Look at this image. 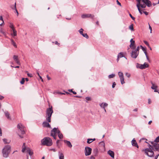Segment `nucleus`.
Listing matches in <instances>:
<instances>
[{
	"label": "nucleus",
	"instance_id": "nucleus-64",
	"mask_svg": "<svg viewBox=\"0 0 159 159\" xmlns=\"http://www.w3.org/2000/svg\"><path fill=\"white\" fill-rule=\"evenodd\" d=\"M70 92L72 93L73 92V90L72 89H69L68 90Z\"/></svg>",
	"mask_w": 159,
	"mask_h": 159
},
{
	"label": "nucleus",
	"instance_id": "nucleus-9",
	"mask_svg": "<svg viewBox=\"0 0 159 159\" xmlns=\"http://www.w3.org/2000/svg\"><path fill=\"white\" fill-rule=\"evenodd\" d=\"M145 3L148 7H150L152 6V3L149 0H137L138 2H141V1Z\"/></svg>",
	"mask_w": 159,
	"mask_h": 159
},
{
	"label": "nucleus",
	"instance_id": "nucleus-25",
	"mask_svg": "<svg viewBox=\"0 0 159 159\" xmlns=\"http://www.w3.org/2000/svg\"><path fill=\"white\" fill-rule=\"evenodd\" d=\"M11 44L13 45V46L15 48H17V46L16 44V43L14 42V40L13 39H11Z\"/></svg>",
	"mask_w": 159,
	"mask_h": 159
},
{
	"label": "nucleus",
	"instance_id": "nucleus-42",
	"mask_svg": "<svg viewBox=\"0 0 159 159\" xmlns=\"http://www.w3.org/2000/svg\"><path fill=\"white\" fill-rule=\"evenodd\" d=\"M9 26L11 29L13 27H14L12 23H10Z\"/></svg>",
	"mask_w": 159,
	"mask_h": 159
},
{
	"label": "nucleus",
	"instance_id": "nucleus-53",
	"mask_svg": "<svg viewBox=\"0 0 159 159\" xmlns=\"http://www.w3.org/2000/svg\"><path fill=\"white\" fill-rule=\"evenodd\" d=\"M140 47L141 48L143 52L144 51H145L146 50V49L143 47L142 45L140 46Z\"/></svg>",
	"mask_w": 159,
	"mask_h": 159
},
{
	"label": "nucleus",
	"instance_id": "nucleus-49",
	"mask_svg": "<svg viewBox=\"0 0 159 159\" xmlns=\"http://www.w3.org/2000/svg\"><path fill=\"white\" fill-rule=\"evenodd\" d=\"M125 75L128 78H129L130 76V74L127 73H126Z\"/></svg>",
	"mask_w": 159,
	"mask_h": 159
},
{
	"label": "nucleus",
	"instance_id": "nucleus-55",
	"mask_svg": "<svg viewBox=\"0 0 159 159\" xmlns=\"http://www.w3.org/2000/svg\"><path fill=\"white\" fill-rule=\"evenodd\" d=\"M139 47H137V48L135 49L134 50H136V51L137 52H138V51H139Z\"/></svg>",
	"mask_w": 159,
	"mask_h": 159
},
{
	"label": "nucleus",
	"instance_id": "nucleus-30",
	"mask_svg": "<svg viewBox=\"0 0 159 159\" xmlns=\"http://www.w3.org/2000/svg\"><path fill=\"white\" fill-rule=\"evenodd\" d=\"M137 7L138 8V10L140 13L141 14H142V11L140 9V7H139V4H137Z\"/></svg>",
	"mask_w": 159,
	"mask_h": 159
},
{
	"label": "nucleus",
	"instance_id": "nucleus-6",
	"mask_svg": "<svg viewBox=\"0 0 159 159\" xmlns=\"http://www.w3.org/2000/svg\"><path fill=\"white\" fill-rule=\"evenodd\" d=\"M152 145L148 144L149 146L151 147L154 151H157L159 152V144L154 143L153 142H151Z\"/></svg>",
	"mask_w": 159,
	"mask_h": 159
},
{
	"label": "nucleus",
	"instance_id": "nucleus-40",
	"mask_svg": "<svg viewBox=\"0 0 159 159\" xmlns=\"http://www.w3.org/2000/svg\"><path fill=\"white\" fill-rule=\"evenodd\" d=\"M129 29L132 30H134L133 25V24L129 26Z\"/></svg>",
	"mask_w": 159,
	"mask_h": 159
},
{
	"label": "nucleus",
	"instance_id": "nucleus-46",
	"mask_svg": "<svg viewBox=\"0 0 159 159\" xmlns=\"http://www.w3.org/2000/svg\"><path fill=\"white\" fill-rule=\"evenodd\" d=\"M129 16L131 17V18L133 20H134L135 19V18L131 14H129Z\"/></svg>",
	"mask_w": 159,
	"mask_h": 159
},
{
	"label": "nucleus",
	"instance_id": "nucleus-41",
	"mask_svg": "<svg viewBox=\"0 0 159 159\" xmlns=\"http://www.w3.org/2000/svg\"><path fill=\"white\" fill-rule=\"evenodd\" d=\"M12 35H13V36H16V35H17V31L16 30H14V31H13V34H11Z\"/></svg>",
	"mask_w": 159,
	"mask_h": 159
},
{
	"label": "nucleus",
	"instance_id": "nucleus-4",
	"mask_svg": "<svg viewBox=\"0 0 159 159\" xmlns=\"http://www.w3.org/2000/svg\"><path fill=\"white\" fill-rule=\"evenodd\" d=\"M53 111L52 110V107L47 108L46 111V120L48 122H51V117Z\"/></svg>",
	"mask_w": 159,
	"mask_h": 159
},
{
	"label": "nucleus",
	"instance_id": "nucleus-45",
	"mask_svg": "<svg viewBox=\"0 0 159 159\" xmlns=\"http://www.w3.org/2000/svg\"><path fill=\"white\" fill-rule=\"evenodd\" d=\"M144 43L147 46L149 47V45L148 42L146 41H144Z\"/></svg>",
	"mask_w": 159,
	"mask_h": 159
},
{
	"label": "nucleus",
	"instance_id": "nucleus-37",
	"mask_svg": "<svg viewBox=\"0 0 159 159\" xmlns=\"http://www.w3.org/2000/svg\"><path fill=\"white\" fill-rule=\"evenodd\" d=\"M60 141V140H57L56 141V144L57 146L58 147V148H60V146L59 145V143Z\"/></svg>",
	"mask_w": 159,
	"mask_h": 159
},
{
	"label": "nucleus",
	"instance_id": "nucleus-52",
	"mask_svg": "<svg viewBox=\"0 0 159 159\" xmlns=\"http://www.w3.org/2000/svg\"><path fill=\"white\" fill-rule=\"evenodd\" d=\"M103 106L105 107H107L108 106V104L106 103H103Z\"/></svg>",
	"mask_w": 159,
	"mask_h": 159
},
{
	"label": "nucleus",
	"instance_id": "nucleus-13",
	"mask_svg": "<svg viewBox=\"0 0 159 159\" xmlns=\"http://www.w3.org/2000/svg\"><path fill=\"white\" fill-rule=\"evenodd\" d=\"M94 17V16L91 14H84L81 16V17L83 18H86L89 17L93 18Z\"/></svg>",
	"mask_w": 159,
	"mask_h": 159
},
{
	"label": "nucleus",
	"instance_id": "nucleus-14",
	"mask_svg": "<svg viewBox=\"0 0 159 159\" xmlns=\"http://www.w3.org/2000/svg\"><path fill=\"white\" fill-rule=\"evenodd\" d=\"M26 152H27L30 155V158H31L32 155L33 154V152L32 150L29 148H26Z\"/></svg>",
	"mask_w": 159,
	"mask_h": 159
},
{
	"label": "nucleus",
	"instance_id": "nucleus-43",
	"mask_svg": "<svg viewBox=\"0 0 159 159\" xmlns=\"http://www.w3.org/2000/svg\"><path fill=\"white\" fill-rule=\"evenodd\" d=\"M103 103H101V104H100V106L101 107H102V108L103 109H104V111L105 112H106V110L105 109V108L104 107H102V105H103Z\"/></svg>",
	"mask_w": 159,
	"mask_h": 159
},
{
	"label": "nucleus",
	"instance_id": "nucleus-32",
	"mask_svg": "<svg viewBox=\"0 0 159 159\" xmlns=\"http://www.w3.org/2000/svg\"><path fill=\"white\" fill-rule=\"evenodd\" d=\"M99 144H100V145H101L103 147H105V144L104 142L103 141H102V142H100L99 143Z\"/></svg>",
	"mask_w": 159,
	"mask_h": 159
},
{
	"label": "nucleus",
	"instance_id": "nucleus-51",
	"mask_svg": "<svg viewBox=\"0 0 159 159\" xmlns=\"http://www.w3.org/2000/svg\"><path fill=\"white\" fill-rule=\"evenodd\" d=\"M85 99L86 100L88 101H90L91 100V98L89 97H86L85 98Z\"/></svg>",
	"mask_w": 159,
	"mask_h": 159
},
{
	"label": "nucleus",
	"instance_id": "nucleus-31",
	"mask_svg": "<svg viewBox=\"0 0 159 159\" xmlns=\"http://www.w3.org/2000/svg\"><path fill=\"white\" fill-rule=\"evenodd\" d=\"M154 143H158L159 142V136L157 137L153 142Z\"/></svg>",
	"mask_w": 159,
	"mask_h": 159
},
{
	"label": "nucleus",
	"instance_id": "nucleus-59",
	"mask_svg": "<svg viewBox=\"0 0 159 159\" xmlns=\"http://www.w3.org/2000/svg\"><path fill=\"white\" fill-rule=\"evenodd\" d=\"M55 44L58 45V46L60 45V43H58L57 41L55 42Z\"/></svg>",
	"mask_w": 159,
	"mask_h": 159
},
{
	"label": "nucleus",
	"instance_id": "nucleus-56",
	"mask_svg": "<svg viewBox=\"0 0 159 159\" xmlns=\"http://www.w3.org/2000/svg\"><path fill=\"white\" fill-rule=\"evenodd\" d=\"M143 13L145 14L146 15H148V13L146 11H143Z\"/></svg>",
	"mask_w": 159,
	"mask_h": 159
},
{
	"label": "nucleus",
	"instance_id": "nucleus-60",
	"mask_svg": "<svg viewBox=\"0 0 159 159\" xmlns=\"http://www.w3.org/2000/svg\"><path fill=\"white\" fill-rule=\"evenodd\" d=\"M159 156V154H158V155H156L155 157V159H157L158 157Z\"/></svg>",
	"mask_w": 159,
	"mask_h": 159
},
{
	"label": "nucleus",
	"instance_id": "nucleus-34",
	"mask_svg": "<svg viewBox=\"0 0 159 159\" xmlns=\"http://www.w3.org/2000/svg\"><path fill=\"white\" fill-rule=\"evenodd\" d=\"M16 62V64H17V65H20V61L18 59H17L16 60H15V61Z\"/></svg>",
	"mask_w": 159,
	"mask_h": 159
},
{
	"label": "nucleus",
	"instance_id": "nucleus-35",
	"mask_svg": "<svg viewBox=\"0 0 159 159\" xmlns=\"http://www.w3.org/2000/svg\"><path fill=\"white\" fill-rule=\"evenodd\" d=\"M3 141L5 144L9 143H10V142H7V139H3Z\"/></svg>",
	"mask_w": 159,
	"mask_h": 159
},
{
	"label": "nucleus",
	"instance_id": "nucleus-18",
	"mask_svg": "<svg viewBox=\"0 0 159 159\" xmlns=\"http://www.w3.org/2000/svg\"><path fill=\"white\" fill-rule=\"evenodd\" d=\"M130 42L131 43V44L129 45V47L131 48L134 49L135 48V47H134L133 46L134 44V41L133 40V39H132L130 40Z\"/></svg>",
	"mask_w": 159,
	"mask_h": 159
},
{
	"label": "nucleus",
	"instance_id": "nucleus-1",
	"mask_svg": "<svg viewBox=\"0 0 159 159\" xmlns=\"http://www.w3.org/2000/svg\"><path fill=\"white\" fill-rule=\"evenodd\" d=\"M57 129L58 128H54L51 132V136L55 139H56L57 134H58V136L59 139H62L63 137L62 134L60 133V131L59 130Z\"/></svg>",
	"mask_w": 159,
	"mask_h": 159
},
{
	"label": "nucleus",
	"instance_id": "nucleus-8",
	"mask_svg": "<svg viewBox=\"0 0 159 159\" xmlns=\"http://www.w3.org/2000/svg\"><path fill=\"white\" fill-rule=\"evenodd\" d=\"M136 66L137 68L143 69L148 67V65L146 62H145L143 64H141L137 63Z\"/></svg>",
	"mask_w": 159,
	"mask_h": 159
},
{
	"label": "nucleus",
	"instance_id": "nucleus-21",
	"mask_svg": "<svg viewBox=\"0 0 159 159\" xmlns=\"http://www.w3.org/2000/svg\"><path fill=\"white\" fill-rule=\"evenodd\" d=\"M151 83L152 84V86L151 87V88L153 89H157L158 87L156 85H155L152 82H151Z\"/></svg>",
	"mask_w": 159,
	"mask_h": 159
},
{
	"label": "nucleus",
	"instance_id": "nucleus-44",
	"mask_svg": "<svg viewBox=\"0 0 159 159\" xmlns=\"http://www.w3.org/2000/svg\"><path fill=\"white\" fill-rule=\"evenodd\" d=\"M13 58L14 60L15 61V60L18 59V56H17L14 55L13 57Z\"/></svg>",
	"mask_w": 159,
	"mask_h": 159
},
{
	"label": "nucleus",
	"instance_id": "nucleus-23",
	"mask_svg": "<svg viewBox=\"0 0 159 159\" xmlns=\"http://www.w3.org/2000/svg\"><path fill=\"white\" fill-rule=\"evenodd\" d=\"M4 113L8 119H11V118L9 116L10 114L7 111H5Z\"/></svg>",
	"mask_w": 159,
	"mask_h": 159
},
{
	"label": "nucleus",
	"instance_id": "nucleus-2",
	"mask_svg": "<svg viewBox=\"0 0 159 159\" xmlns=\"http://www.w3.org/2000/svg\"><path fill=\"white\" fill-rule=\"evenodd\" d=\"M11 148V146L9 145H7L4 146L2 150L3 156L4 157L7 158L8 157Z\"/></svg>",
	"mask_w": 159,
	"mask_h": 159
},
{
	"label": "nucleus",
	"instance_id": "nucleus-7",
	"mask_svg": "<svg viewBox=\"0 0 159 159\" xmlns=\"http://www.w3.org/2000/svg\"><path fill=\"white\" fill-rule=\"evenodd\" d=\"M17 128L19 129V132L21 134H24L25 133V128L21 124H18Z\"/></svg>",
	"mask_w": 159,
	"mask_h": 159
},
{
	"label": "nucleus",
	"instance_id": "nucleus-24",
	"mask_svg": "<svg viewBox=\"0 0 159 159\" xmlns=\"http://www.w3.org/2000/svg\"><path fill=\"white\" fill-rule=\"evenodd\" d=\"M95 140V139H87V143L90 144L93 141Z\"/></svg>",
	"mask_w": 159,
	"mask_h": 159
},
{
	"label": "nucleus",
	"instance_id": "nucleus-16",
	"mask_svg": "<svg viewBox=\"0 0 159 159\" xmlns=\"http://www.w3.org/2000/svg\"><path fill=\"white\" fill-rule=\"evenodd\" d=\"M64 143L66 144V145L70 148H71L72 147V145L71 144V143L70 141L66 140H64Z\"/></svg>",
	"mask_w": 159,
	"mask_h": 159
},
{
	"label": "nucleus",
	"instance_id": "nucleus-22",
	"mask_svg": "<svg viewBox=\"0 0 159 159\" xmlns=\"http://www.w3.org/2000/svg\"><path fill=\"white\" fill-rule=\"evenodd\" d=\"M138 2L137 4H139V7H140L142 8H145L146 7V5L145 3L143 4L141 3V2L139 3V2Z\"/></svg>",
	"mask_w": 159,
	"mask_h": 159
},
{
	"label": "nucleus",
	"instance_id": "nucleus-62",
	"mask_svg": "<svg viewBox=\"0 0 159 159\" xmlns=\"http://www.w3.org/2000/svg\"><path fill=\"white\" fill-rule=\"evenodd\" d=\"M47 78H48V80H50L51 78H50V77H49L48 75H47Z\"/></svg>",
	"mask_w": 159,
	"mask_h": 159
},
{
	"label": "nucleus",
	"instance_id": "nucleus-63",
	"mask_svg": "<svg viewBox=\"0 0 159 159\" xmlns=\"http://www.w3.org/2000/svg\"><path fill=\"white\" fill-rule=\"evenodd\" d=\"M144 52L145 54V55L146 56L148 55L147 54V52L146 50L145 51H144Z\"/></svg>",
	"mask_w": 159,
	"mask_h": 159
},
{
	"label": "nucleus",
	"instance_id": "nucleus-29",
	"mask_svg": "<svg viewBox=\"0 0 159 159\" xmlns=\"http://www.w3.org/2000/svg\"><path fill=\"white\" fill-rule=\"evenodd\" d=\"M115 76V74H112L111 75H110L108 76V78L109 79L113 78Z\"/></svg>",
	"mask_w": 159,
	"mask_h": 159
},
{
	"label": "nucleus",
	"instance_id": "nucleus-26",
	"mask_svg": "<svg viewBox=\"0 0 159 159\" xmlns=\"http://www.w3.org/2000/svg\"><path fill=\"white\" fill-rule=\"evenodd\" d=\"M123 57H124V56L123 55V53L122 52H120L117 56L118 58H121Z\"/></svg>",
	"mask_w": 159,
	"mask_h": 159
},
{
	"label": "nucleus",
	"instance_id": "nucleus-61",
	"mask_svg": "<svg viewBox=\"0 0 159 159\" xmlns=\"http://www.w3.org/2000/svg\"><path fill=\"white\" fill-rule=\"evenodd\" d=\"M4 98V97L2 96H1L0 95V99L2 100Z\"/></svg>",
	"mask_w": 159,
	"mask_h": 159
},
{
	"label": "nucleus",
	"instance_id": "nucleus-12",
	"mask_svg": "<svg viewBox=\"0 0 159 159\" xmlns=\"http://www.w3.org/2000/svg\"><path fill=\"white\" fill-rule=\"evenodd\" d=\"M139 52H137L136 50H133L132 51L131 56V57L136 59L139 55Z\"/></svg>",
	"mask_w": 159,
	"mask_h": 159
},
{
	"label": "nucleus",
	"instance_id": "nucleus-36",
	"mask_svg": "<svg viewBox=\"0 0 159 159\" xmlns=\"http://www.w3.org/2000/svg\"><path fill=\"white\" fill-rule=\"evenodd\" d=\"M83 30H84L83 29L81 28L79 30V32L82 35V34H83Z\"/></svg>",
	"mask_w": 159,
	"mask_h": 159
},
{
	"label": "nucleus",
	"instance_id": "nucleus-10",
	"mask_svg": "<svg viewBox=\"0 0 159 159\" xmlns=\"http://www.w3.org/2000/svg\"><path fill=\"white\" fill-rule=\"evenodd\" d=\"M92 149L88 147H86L85 148L84 153L86 156L90 155L92 152Z\"/></svg>",
	"mask_w": 159,
	"mask_h": 159
},
{
	"label": "nucleus",
	"instance_id": "nucleus-5",
	"mask_svg": "<svg viewBox=\"0 0 159 159\" xmlns=\"http://www.w3.org/2000/svg\"><path fill=\"white\" fill-rule=\"evenodd\" d=\"M149 148H147L145 149V153L148 157H153L154 156V153L153 150L151 147L149 146Z\"/></svg>",
	"mask_w": 159,
	"mask_h": 159
},
{
	"label": "nucleus",
	"instance_id": "nucleus-48",
	"mask_svg": "<svg viewBox=\"0 0 159 159\" xmlns=\"http://www.w3.org/2000/svg\"><path fill=\"white\" fill-rule=\"evenodd\" d=\"M116 85V83L115 82H114L112 84V88H114L115 87Z\"/></svg>",
	"mask_w": 159,
	"mask_h": 159
},
{
	"label": "nucleus",
	"instance_id": "nucleus-3",
	"mask_svg": "<svg viewBox=\"0 0 159 159\" xmlns=\"http://www.w3.org/2000/svg\"><path fill=\"white\" fill-rule=\"evenodd\" d=\"M41 143L43 145L50 146L52 144V142L50 138L46 137L41 140Z\"/></svg>",
	"mask_w": 159,
	"mask_h": 159
},
{
	"label": "nucleus",
	"instance_id": "nucleus-39",
	"mask_svg": "<svg viewBox=\"0 0 159 159\" xmlns=\"http://www.w3.org/2000/svg\"><path fill=\"white\" fill-rule=\"evenodd\" d=\"M98 151V149L96 148L93 150V152L95 154H96L97 153Z\"/></svg>",
	"mask_w": 159,
	"mask_h": 159
},
{
	"label": "nucleus",
	"instance_id": "nucleus-15",
	"mask_svg": "<svg viewBox=\"0 0 159 159\" xmlns=\"http://www.w3.org/2000/svg\"><path fill=\"white\" fill-rule=\"evenodd\" d=\"M43 125L44 127L52 128L50 125L47 122L44 121L43 122Z\"/></svg>",
	"mask_w": 159,
	"mask_h": 159
},
{
	"label": "nucleus",
	"instance_id": "nucleus-28",
	"mask_svg": "<svg viewBox=\"0 0 159 159\" xmlns=\"http://www.w3.org/2000/svg\"><path fill=\"white\" fill-rule=\"evenodd\" d=\"M1 20L2 21V23L0 24L1 26H2L4 24V21L3 20V18L2 16H0V20Z\"/></svg>",
	"mask_w": 159,
	"mask_h": 159
},
{
	"label": "nucleus",
	"instance_id": "nucleus-54",
	"mask_svg": "<svg viewBox=\"0 0 159 159\" xmlns=\"http://www.w3.org/2000/svg\"><path fill=\"white\" fill-rule=\"evenodd\" d=\"M50 151H53L54 152H56L57 150L55 148H51L50 149Z\"/></svg>",
	"mask_w": 159,
	"mask_h": 159
},
{
	"label": "nucleus",
	"instance_id": "nucleus-17",
	"mask_svg": "<svg viewBox=\"0 0 159 159\" xmlns=\"http://www.w3.org/2000/svg\"><path fill=\"white\" fill-rule=\"evenodd\" d=\"M107 153L112 158L114 157V152L111 150H109L107 152Z\"/></svg>",
	"mask_w": 159,
	"mask_h": 159
},
{
	"label": "nucleus",
	"instance_id": "nucleus-11",
	"mask_svg": "<svg viewBox=\"0 0 159 159\" xmlns=\"http://www.w3.org/2000/svg\"><path fill=\"white\" fill-rule=\"evenodd\" d=\"M118 74L120 79L121 83V84H123L125 83V82L124 81V78L123 73L121 72H119L118 73Z\"/></svg>",
	"mask_w": 159,
	"mask_h": 159
},
{
	"label": "nucleus",
	"instance_id": "nucleus-33",
	"mask_svg": "<svg viewBox=\"0 0 159 159\" xmlns=\"http://www.w3.org/2000/svg\"><path fill=\"white\" fill-rule=\"evenodd\" d=\"M82 36L86 38L87 39H88L89 38V36L88 35H87V34H86V33H85V34H82Z\"/></svg>",
	"mask_w": 159,
	"mask_h": 159
},
{
	"label": "nucleus",
	"instance_id": "nucleus-38",
	"mask_svg": "<svg viewBox=\"0 0 159 159\" xmlns=\"http://www.w3.org/2000/svg\"><path fill=\"white\" fill-rule=\"evenodd\" d=\"M25 79L24 78H22L21 81H20V83L21 84H24L25 83Z\"/></svg>",
	"mask_w": 159,
	"mask_h": 159
},
{
	"label": "nucleus",
	"instance_id": "nucleus-19",
	"mask_svg": "<svg viewBox=\"0 0 159 159\" xmlns=\"http://www.w3.org/2000/svg\"><path fill=\"white\" fill-rule=\"evenodd\" d=\"M131 143L133 146L138 148V145L135 139H133Z\"/></svg>",
	"mask_w": 159,
	"mask_h": 159
},
{
	"label": "nucleus",
	"instance_id": "nucleus-57",
	"mask_svg": "<svg viewBox=\"0 0 159 159\" xmlns=\"http://www.w3.org/2000/svg\"><path fill=\"white\" fill-rule=\"evenodd\" d=\"M116 2H117V4L120 5V6H121V4L120 3L118 0H116Z\"/></svg>",
	"mask_w": 159,
	"mask_h": 159
},
{
	"label": "nucleus",
	"instance_id": "nucleus-50",
	"mask_svg": "<svg viewBox=\"0 0 159 159\" xmlns=\"http://www.w3.org/2000/svg\"><path fill=\"white\" fill-rule=\"evenodd\" d=\"M149 25V28L150 30V33H152V27L150 25V24L149 23H148Z\"/></svg>",
	"mask_w": 159,
	"mask_h": 159
},
{
	"label": "nucleus",
	"instance_id": "nucleus-58",
	"mask_svg": "<svg viewBox=\"0 0 159 159\" xmlns=\"http://www.w3.org/2000/svg\"><path fill=\"white\" fill-rule=\"evenodd\" d=\"M27 75L28 76H29V77H32V75L31 74H29V73H27Z\"/></svg>",
	"mask_w": 159,
	"mask_h": 159
},
{
	"label": "nucleus",
	"instance_id": "nucleus-47",
	"mask_svg": "<svg viewBox=\"0 0 159 159\" xmlns=\"http://www.w3.org/2000/svg\"><path fill=\"white\" fill-rule=\"evenodd\" d=\"M14 8L15 9L16 11V12L17 13V16H18V12L17 10H16V3H15V6H14Z\"/></svg>",
	"mask_w": 159,
	"mask_h": 159
},
{
	"label": "nucleus",
	"instance_id": "nucleus-27",
	"mask_svg": "<svg viewBox=\"0 0 159 159\" xmlns=\"http://www.w3.org/2000/svg\"><path fill=\"white\" fill-rule=\"evenodd\" d=\"M22 152H24L25 150H26V148H25V143H24L22 146Z\"/></svg>",
	"mask_w": 159,
	"mask_h": 159
},
{
	"label": "nucleus",
	"instance_id": "nucleus-20",
	"mask_svg": "<svg viewBox=\"0 0 159 159\" xmlns=\"http://www.w3.org/2000/svg\"><path fill=\"white\" fill-rule=\"evenodd\" d=\"M59 155V159H64V157L63 154L60 152H58Z\"/></svg>",
	"mask_w": 159,
	"mask_h": 159
}]
</instances>
